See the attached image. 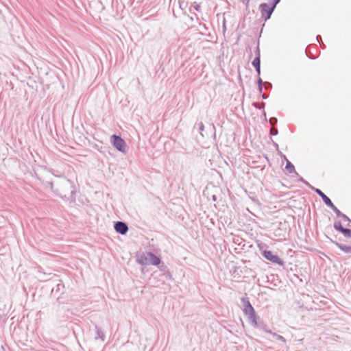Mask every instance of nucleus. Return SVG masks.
<instances>
[{
  "label": "nucleus",
  "instance_id": "nucleus-13",
  "mask_svg": "<svg viewBox=\"0 0 351 351\" xmlns=\"http://www.w3.org/2000/svg\"><path fill=\"white\" fill-rule=\"evenodd\" d=\"M95 340H101L102 341H105V335H104V332H103V330L99 328L97 325L95 326Z\"/></svg>",
  "mask_w": 351,
  "mask_h": 351
},
{
  "label": "nucleus",
  "instance_id": "nucleus-32",
  "mask_svg": "<svg viewBox=\"0 0 351 351\" xmlns=\"http://www.w3.org/2000/svg\"><path fill=\"white\" fill-rule=\"evenodd\" d=\"M258 89L260 93L263 91V85L258 86Z\"/></svg>",
  "mask_w": 351,
  "mask_h": 351
},
{
  "label": "nucleus",
  "instance_id": "nucleus-31",
  "mask_svg": "<svg viewBox=\"0 0 351 351\" xmlns=\"http://www.w3.org/2000/svg\"><path fill=\"white\" fill-rule=\"evenodd\" d=\"M316 40H317L318 43H319V41L322 40V36L320 35H317L316 36Z\"/></svg>",
  "mask_w": 351,
  "mask_h": 351
},
{
  "label": "nucleus",
  "instance_id": "nucleus-16",
  "mask_svg": "<svg viewBox=\"0 0 351 351\" xmlns=\"http://www.w3.org/2000/svg\"><path fill=\"white\" fill-rule=\"evenodd\" d=\"M328 207H330L336 214L337 217H343V213L340 211L335 205L333 203H332Z\"/></svg>",
  "mask_w": 351,
  "mask_h": 351
},
{
  "label": "nucleus",
  "instance_id": "nucleus-35",
  "mask_svg": "<svg viewBox=\"0 0 351 351\" xmlns=\"http://www.w3.org/2000/svg\"><path fill=\"white\" fill-rule=\"evenodd\" d=\"M263 116L266 118V112H265V110H263Z\"/></svg>",
  "mask_w": 351,
  "mask_h": 351
},
{
  "label": "nucleus",
  "instance_id": "nucleus-1",
  "mask_svg": "<svg viewBox=\"0 0 351 351\" xmlns=\"http://www.w3.org/2000/svg\"><path fill=\"white\" fill-rule=\"evenodd\" d=\"M75 188L72 182L66 178H60V179L56 182L54 193L61 198L74 202L75 200Z\"/></svg>",
  "mask_w": 351,
  "mask_h": 351
},
{
  "label": "nucleus",
  "instance_id": "nucleus-22",
  "mask_svg": "<svg viewBox=\"0 0 351 351\" xmlns=\"http://www.w3.org/2000/svg\"><path fill=\"white\" fill-rule=\"evenodd\" d=\"M270 135L276 136L278 134V130L277 128H273L270 130Z\"/></svg>",
  "mask_w": 351,
  "mask_h": 351
},
{
  "label": "nucleus",
  "instance_id": "nucleus-24",
  "mask_svg": "<svg viewBox=\"0 0 351 351\" xmlns=\"http://www.w3.org/2000/svg\"><path fill=\"white\" fill-rule=\"evenodd\" d=\"M264 86L265 89H271L272 88V84L269 82H264Z\"/></svg>",
  "mask_w": 351,
  "mask_h": 351
},
{
  "label": "nucleus",
  "instance_id": "nucleus-7",
  "mask_svg": "<svg viewBox=\"0 0 351 351\" xmlns=\"http://www.w3.org/2000/svg\"><path fill=\"white\" fill-rule=\"evenodd\" d=\"M114 228L117 233L122 235L125 234L128 231V224L125 222L121 221L114 223Z\"/></svg>",
  "mask_w": 351,
  "mask_h": 351
},
{
  "label": "nucleus",
  "instance_id": "nucleus-29",
  "mask_svg": "<svg viewBox=\"0 0 351 351\" xmlns=\"http://www.w3.org/2000/svg\"><path fill=\"white\" fill-rule=\"evenodd\" d=\"M268 97H269V95H268L267 94H266V93H263V94H262V98H263V99H267V98H268Z\"/></svg>",
  "mask_w": 351,
  "mask_h": 351
},
{
  "label": "nucleus",
  "instance_id": "nucleus-21",
  "mask_svg": "<svg viewBox=\"0 0 351 351\" xmlns=\"http://www.w3.org/2000/svg\"><path fill=\"white\" fill-rule=\"evenodd\" d=\"M191 6L197 12L200 11V5L197 2H193Z\"/></svg>",
  "mask_w": 351,
  "mask_h": 351
},
{
  "label": "nucleus",
  "instance_id": "nucleus-8",
  "mask_svg": "<svg viewBox=\"0 0 351 351\" xmlns=\"http://www.w3.org/2000/svg\"><path fill=\"white\" fill-rule=\"evenodd\" d=\"M252 65L255 68L256 71L258 73V75L261 74V54L259 47H256V57L252 61Z\"/></svg>",
  "mask_w": 351,
  "mask_h": 351
},
{
  "label": "nucleus",
  "instance_id": "nucleus-25",
  "mask_svg": "<svg viewBox=\"0 0 351 351\" xmlns=\"http://www.w3.org/2000/svg\"><path fill=\"white\" fill-rule=\"evenodd\" d=\"M199 131L202 134V131L204 130V125L202 122H200L199 124Z\"/></svg>",
  "mask_w": 351,
  "mask_h": 351
},
{
  "label": "nucleus",
  "instance_id": "nucleus-4",
  "mask_svg": "<svg viewBox=\"0 0 351 351\" xmlns=\"http://www.w3.org/2000/svg\"><path fill=\"white\" fill-rule=\"evenodd\" d=\"M259 9L262 15V17L265 21H267L271 18V16L274 11V6L269 5L266 3H263L260 5Z\"/></svg>",
  "mask_w": 351,
  "mask_h": 351
},
{
  "label": "nucleus",
  "instance_id": "nucleus-11",
  "mask_svg": "<svg viewBox=\"0 0 351 351\" xmlns=\"http://www.w3.org/2000/svg\"><path fill=\"white\" fill-rule=\"evenodd\" d=\"M331 242L333 243L339 250L343 252L346 254H351V245H346L344 244H341L338 243L336 241H333L330 239Z\"/></svg>",
  "mask_w": 351,
  "mask_h": 351
},
{
  "label": "nucleus",
  "instance_id": "nucleus-6",
  "mask_svg": "<svg viewBox=\"0 0 351 351\" xmlns=\"http://www.w3.org/2000/svg\"><path fill=\"white\" fill-rule=\"evenodd\" d=\"M334 228L343 234L346 238H351V229L344 228L340 221H335L334 223Z\"/></svg>",
  "mask_w": 351,
  "mask_h": 351
},
{
  "label": "nucleus",
  "instance_id": "nucleus-28",
  "mask_svg": "<svg viewBox=\"0 0 351 351\" xmlns=\"http://www.w3.org/2000/svg\"><path fill=\"white\" fill-rule=\"evenodd\" d=\"M280 0H274L271 5L274 6V8H276V5L279 3Z\"/></svg>",
  "mask_w": 351,
  "mask_h": 351
},
{
  "label": "nucleus",
  "instance_id": "nucleus-2",
  "mask_svg": "<svg viewBox=\"0 0 351 351\" xmlns=\"http://www.w3.org/2000/svg\"><path fill=\"white\" fill-rule=\"evenodd\" d=\"M111 143L118 151L123 153L126 152V143L120 136L113 134L111 136Z\"/></svg>",
  "mask_w": 351,
  "mask_h": 351
},
{
  "label": "nucleus",
  "instance_id": "nucleus-10",
  "mask_svg": "<svg viewBox=\"0 0 351 351\" xmlns=\"http://www.w3.org/2000/svg\"><path fill=\"white\" fill-rule=\"evenodd\" d=\"M147 256L149 257V265H152L154 266L159 265L161 263V259L156 254L152 252H147Z\"/></svg>",
  "mask_w": 351,
  "mask_h": 351
},
{
  "label": "nucleus",
  "instance_id": "nucleus-3",
  "mask_svg": "<svg viewBox=\"0 0 351 351\" xmlns=\"http://www.w3.org/2000/svg\"><path fill=\"white\" fill-rule=\"evenodd\" d=\"M243 313L246 316H247L248 319L250 320L252 325L256 328L258 327V324L257 322V316L256 315L255 310L252 304L247 307L243 308Z\"/></svg>",
  "mask_w": 351,
  "mask_h": 351
},
{
  "label": "nucleus",
  "instance_id": "nucleus-23",
  "mask_svg": "<svg viewBox=\"0 0 351 351\" xmlns=\"http://www.w3.org/2000/svg\"><path fill=\"white\" fill-rule=\"evenodd\" d=\"M345 221H347V226H350L351 223V219L345 214L343 215V217H341Z\"/></svg>",
  "mask_w": 351,
  "mask_h": 351
},
{
  "label": "nucleus",
  "instance_id": "nucleus-19",
  "mask_svg": "<svg viewBox=\"0 0 351 351\" xmlns=\"http://www.w3.org/2000/svg\"><path fill=\"white\" fill-rule=\"evenodd\" d=\"M253 106L258 109L263 110L265 106V103L263 101L260 104L254 102V103H253Z\"/></svg>",
  "mask_w": 351,
  "mask_h": 351
},
{
  "label": "nucleus",
  "instance_id": "nucleus-33",
  "mask_svg": "<svg viewBox=\"0 0 351 351\" xmlns=\"http://www.w3.org/2000/svg\"><path fill=\"white\" fill-rule=\"evenodd\" d=\"M273 145L276 147V149H278V145L276 142L273 141Z\"/></svg>",
  "mask_w": 351,
  "mask_h": 351
},
{
  "label": "nucleus",
  "instance_id": "nucleus-27",
  "mask_svg": "<svg viewBox=\"0 0 351 351\" xmlns=\"http://www.w3.org/2000/svg\"><path fill=\"white\" fill-rule=\"evenodd\" d=\"M306 54L311 59H314L315 58L311 53H308V47L306 49Z\"/></svg>",
  "mask_w": 351,
  "mask_h": 351
},
{
  "label": "nucleus",
  "instance_id": "nucleus-30",
  "mask_svg": "<svg viewBox=\"0 0 351 351\" xmlns=\"http://www.w3.org/2000/svg\"><path fill=\"white\" fill-rule=\"evenodd\" d=\"M299 180L300 182H302L305 183L307 185H309V184L306 181H305L302 178H300Z\"/></svg>",
  "mask_w": 351,
  "mask_h": 351
},
{
  "label": "nucleus",
  "instance_id": "nucleus-12",
  "mask_svg": "<svg viewBox=\"0 0 351 351\" xmlns=\"http://www.w3.org/2000/svg\"><path fill=\"white\" fill-rule=\"evenodd\" d=\"M283 157L287 160L285 169L287 171L288 173L289 174H294L296 176H299L298 173H297V171L295 169L294 165L289 160H287V158H286V156L285 155L283 156Z\"/></svg>",
  "mask_w": 351,
  "mask_h": 351
},
{
  "label": "nucleus",
  "instance_id": "nucleus-34",
  "mask_svg": "<svg viewBox=\"0 0 351 351\" xmlns=\"http://www.w3.org/2000/svg\"><path fill=\"white\" fill-rule=\"evenodd\" d=\"M50 173H51L53 175H54L55 176H58L55 173H54V170L51 169H49V171Z\"/></svg>",
  "mask_w": 351,
  "mask_h": 351
},
{
  "label": "nucleus",
  "instance_id": "nucleus-5",
  "mask_svg": "<svg viewBox=\"0 0 351 351\" xmlns=\"http://www.w3.org/2000/svg\"><path fill=\"white\" fill-rule=\"evenodd\" d=\"M262 256L267 259V261H271L273 263L277 264L278 265L282 266L284 265V261L280 258L277 255H275L272 253V252L269 250H265L262 252Z\"/></svg>",
  "mask_w": 351,
  "mask_h": 351
},
{
  "label": "nucleus",
  "instance_id": "nucleus-15",
  "mask_svg": "<svg viewBox=\"0 0 351 351\" xmlns=\"http://www.w3.org/2000/svg\"><path fill=\"white\" fill-rule=\"evenodd\" d=\"M264 330L266 332L271 335L274 340H279V341H282L283 343L286 342V339L282 336H281L280 335H278V334H276L275 332H273L270 330H268V329H266V328H264Z\"/></svg>",
  "mask_w": 351,
  "mask_h": 351
},
{
  "label": "nucleus",
  "instance_id": "nucleus-26",
  "mask_svg": "<svg viewBox=\"0 0 351 351\" xmlns=\"http://www.w3.org/2000/svg\"><path fill=\"white\" fill-rule=\"evenodd\" d=\"M257 84H258V86H261V85L264 84V82H263V80L261 78L260 75H258V78L257 80Z\"/></svg>",
  "mask_w": 351,
  "mask_h": 351
},
{
  "label": "nucleus",
  "instance_id": "nucleus-20",
  "mask_svg": "<svg viewBox=\"0 0 351 351\" xmlns=\"http://www.w3.org/2000/svg\"><path fill=\"white\" fill-rule=\"evenodd\" d=\"M278 122V119L276 117H271L269 119V123L271 125H274L277 123Z\"/></svg>",
  "mask_w": 351,
  "mask_h": 351
},
{
  "label": "nucleus",
  "instance_id": "nucleus-14",
  "mask_svg": "<svg viewBox=\"0 0 351 351\" xmlns=\"http://www.w3.org/2000/svg\"><path fill=\"white\" fill-rule=\"evenodd\" d=\"M149 257L147 256V252L146 254H143L141 256L137 258V263L141 265H149Z\"/></svg>",
  "mask_w": 351,
  "mask_h": 351
},
{
  "label": "nucleus",
  "instance_id": "nucleus-18",
  "mask_svg": "<svg viewBox=\"0 0 351 351\" xmlns=\"http://www.w3.org/2000/svg\"><path fill=\"white\" fill-rule=\"evenodd\" d=\"M241 300L243 303V308L247 307L251 305V303L248 298H241Z\"/></svg>",
  "mask_w": 351,
  "mask_h": 351
},
{
  "label": "nucleus",
  "instance_id": "nucleus-17",
  "mask_svg": "<svg viewBox=\"0 0 351 351\" xmlns=\"http://www.w3.org/2000/svg\"><path fill=\"white\" fill-rule=\"evenodd\" d=\"M44 184L45 187L49 188L52 191L54 192L56 183H53V182H45Z\"/></svg>",
  "mask_w": 351,
  "mask_h": 351
},
{
  "label": "nucleus",
  "instance_id": "nucleus-9",
  "mask_svg": "<svg viewBox=\"0 0 351 351\" xmlns=\"http://www.w3.org/2000/svg\"><path fill=\"white\" fill-rule=\"evenodd\" d=\"M311 189L319 195L322 197L323 202H324V204L329 206L332 202V201L330 200V199L320 189H317V188H315V187H311Z\"/></svg>",
  "mask_w": 351,
  "mask_h": 351
}]
</instances>
